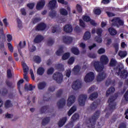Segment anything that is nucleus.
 Wrapping results in <instances>:
<instances>
[{"label": "nucleus", "instance_id": "f257e3e1", "mask_svg": "<svg viewBox=\"0 0 128 128\" xmlns=\"http://www.w3.org/2000/svg\"><path fill=\"white\" fill-rule=\"evenodd\" d=\"M100 62L102 64H100L98 61H93L92 62V66L95 68L96 70L100 72L96 77V80L98 82H102L106 78V74L102 71L104 68V64H108V57L105 55H102L100 58Z\"/></svg>", "mask_w": 128, "mask_h": 128}, {"label": "nucleus", "instance_id": "f03ea898", "mask_svg": "<svg viewBox=\"0 0 128 128\" xmlns=\"http://www.w3.org/2000/svg\"><path fill=\"white\" fill-rule=\"evenodd\" d=\"M114 70L116 72V74L122 78H126L128 77V71L124 69V66L122 64L115 68Z\"/></svg>", "mask_w": 128, "mask_h": 128}, {"label": "nucleus", "instance_id": "7ed1b4c3", "mask_svg": "<svg viewBox=\"0 0 128 128\" xmlns=\"http://www.w3.org/2000/svg\"><path fill=\"white\" fill-rule=\"evenodd\" d=\"M111 24L113 26H116L118 28L120 26H124V20H120V18H114L111 20Z\"/></svg>", "mask_w": 128, "mask_h": 128}, {"label": "nucleus", "instance_id": "20e7f679", "mask_svg": "<svg viewBox=\"0 0 128 128\" xmlns=\"http://www.w3.org/2000/svg\"><path fill=\"white\" fill-rule=\"evenodd\" d=\"M100 114V112L97 111L94 114V116H92V118L89 120L90 124L88 125V128H94L96 124V120L98 118Z\"/></svg>", "mask_w": 128, "mask_h": 128}, {"label": "nucleus", "instance_id": "39448f33", "mask_svg": "<svg viewBox=\"0 0 128 128\" xmlns=\"http://www.w3.org/2000/svg\"><path fill=\"white\" fill-rule=\"evenodd\" d=\"M62 78H64V76L60 72H56L53 75V79L58 84H60L62 82Z\"/></svg>", "mask_w": 128, "mask_h": 128}, {"label": "nucleus", "instance_id": "423d86ee", "mask_svg": "<svg viewBox=\"0 0 128 128\" xmlns=\"http://www.w3.org/2000/svg\"><path fill=\"white\" fill-rule=\"evenodd\" d=\"M94 80V74L92 72H89L84 76V80L86 82H90Z\"/></svg>", "mask_w": 128, "mask_h": 128}, {"label": "nucleus", "instance_id": "0eeeda50", "mask_svg": "<svg viewBox=\"0 0 128 128\" xmlns=\"http://www.w3.org/2000/svg\"><path fill=\"white\" fill-rule=\"evenodd\" d=\"M88 98V96L86 94H82L80 96L78 102L80 106H84V102H86V100Z\"/></svg>", "mask_w": 128, "mask_h": 128}, {"label": "nucleus", "instance_id": "6e6552de", "mask_svg": "<svg viewBox=\"0 0 128 128\" xmlns=\"http://www.w3.org/2000/svg\"><path fill=\"white\" fill-rule=\"evenodd\" d=\"M76 102V96L74 95H69L67 100L68 106H72L73 104Z\"/></svg>", "mask_w": 128, "mask_h": 128}, {"label": "nucleus", "instance_id": "1a4fd4ad", "mask_svg": "<svg viewBox=\"0 0 128 128\" xmlns=\"http://www.w3.org/2000/svg\"><path fill=\"white\" fill-rule=\"evenodd\" d=\"M82 88V82L80 80H76L74 82L72 85V88L74 90H80Z\"/></svg>", "mask_w": 128, "mask_h": 128}, {"label": "nucleus", "instance_id": "9d476101", "mask_svg": "<svg viewBox=\"0 0 128 128\" xmlns=\"http://www.w3.org/2000/svg\"><path fill=\"white\" fill-rule=\"evenodd\" d=\"M44 4H46V0H40L37 4L36 5V10H38L43 8L44 6Z\"/></svg>", "mask_w": 128, "mask_h": 128}, {"label": "nucleus", "instance_id": "9b49d317", "mask_svg": "<svg viewBox=\"0 0 128 128\" xmlns=\"http://www.w3.org/2000/svg\"><path fill=\"white\" fill-rule=\"evenodd\" d=\"M24 46H26V42L25 41H24L23 42H20L18 46V52L20 56H22V58H24V55L22 54V51H20V49L23 48H24Z\"/></svg>", "mask_w": 128, "mask_h": 128}, {"label": "nucleus", "instance_id": "f8f14e48", "mask_svg": "<svg viewBox=\"0 0 128 128\" xmlns=\"http://www.w3.org/2000/svg\"><path fill=\"white\" fill-rule=\"evenodd\" d=\"M62 40L64 44H70L72 42V38L70 36H64L62 37Z\"/></svg>", "mask_w": 128, "mask_h": 128}, {"label": "nucleus", "instance_id": "ddd939ff", "mask_svg": "<svg viewBox=\"0 0 128 128\" xmlns=\"http://www.w3.org/2000/svg\"><path fill=\"white\" fill-rule=\"evenodd\" d=\"M114 98H110L108 100V103L109 104V106L110 110H114L116 108V103H114Z\"/></svg>", "mask_w": 128, "mask_h": 128}, {"label": "nucleus", "instance_id": "4468645a", "mask_svg": "<svg viewBox=\"0 0 128 128\" xmlns=\"http://www.w3.org/2000/svg\"><path fill=\"white\" fill-rule=\"evenodd\" d=\"M57 106L58 108H62L66 106V99L62 98L58 102Z\"/></svg>", "mask_w": 128, "mask_h": 128}, {"label": "nucleus", "instance_id": "2eb2a0df", "mask_svg": "<svg viewBox=\"0 0 128 128\" xmlns=\"http://www.w3.org/2000/svg\"><path fill=\"white\" fill-rule=\"evenodd\" d=\"M84 20L85 22H90V23L92 26H96V23L94 22V20H91L90 18V16H84L82 18Z\"/></svg>", "mask_w": 128, "mask_h": 128}, {"label": "nucleus", "instance_id": "dca6fc26", "mask_svg": "<svg viewBox=\"0 0 128 128\" xmlns=\"http://www.w3.org/2000/svg\"><path fill=\"white\" fill-rule=\"evenodd\" d=\"M67 120L68 119L66 118V117H64L60 119L58 122V126H60V128L64 126V124H66V122Z\"/></svg>", "mask_w": 128, "mask_h": 128}, {"label": "nucleus", "instance_id": "f3484780", "mask_svg": "<svg viewBox=\"0 0 128 128\" xmlns=\"http://www.w3.org/2000/svg\"><path fill=\"white\" fill-rule=\"evenodd\" d=\"M64 30L66 32H72V26L71 25L67 24L64 26Z\"/></svg>", "mask_w": 128, "mask_h": 128}, {"label": "nucleus", "instance_id": "a211bd4d", "mask_svg": "<svg viewBox=\"0 0 128 128\" xmlns=\"http://www.w3.org/2000/svg\"><path fill=\"white\" fill-rule=\"evenodd\" d=\"M72 72L74 74H80V65L74 66L72 70Z\"/></svg>", "mask_w": 128, "mask_h": 128}, {"label": "nucleus", "instance_id": "6ab92c4d", "mask_svg": "<svg viewBox=\"0 0 128 128\" xmlns=\"http://www.w3.org/2000/svg\"><path fill=\"white\" fill-rule=\"evenodd\" d=\"M46 86V84L45 82H40L38 84V88L40 90H44Z\"/></svg>", "mask_w": 128, "mask_h": 128}, {"label": "nucleus", "instance_id": "aec40b11", "mask_svg": "<svg viewBox=\"0 0 128 128\" xmlns=\"http://www.w3.org/2000/svg\"><path fill=\"white\" fill-rule=\"evenodd\" d=\"M36 86H32V85L30 84H25V90H27L28 92V91H30V90H34V88H35Z\"/></svg>", "mask_w": 128, "mask_h": 128}, {"label": "nucleus", "instance_id": "412c9836", "mask_svg": "<svg viewBox=\"0 0 128 128\" xmlns=\"http://www.w3.org/2000/svg\"><path fill=\"white\" fill-rule=\"evenodd\" d=\"M46 24H44V23H41L39 24H38V26L36 27V30H44V28H46Z\"/></svg>", "mask_w": 128, "mask_h": 128}, {"label": "nucleus", "instance_id": "4be33fe9", "mask_svg": "<svg viewBox=\"0 0 128 128\" xmlns=\"http://www.w3.org/2000/svg\"><path fill=\"white\" fill-rule=\"evenodd\" d=\"M49 4L51 8H58V5H56V0H52L50 2Z\"/></svg>", "mask_w": 128, "mask_h": 128}, {"label": "nucleus", "instance_id": "5701e85b", "mask_svg": "<svg viewBox=\"0 0 128 128\" xmlns=\"http://www.w3.org/2000/svg\"><path fill=\"white\" fill-rule=\"evenodd\" d=\"M76 106H74L68 112V116H72V114L74 112H76Z\"/></svg>", "mask_w": 128, "mask_h": 128}, {"label": "nucleus", "instance_id": "b1692460", "mask_svg": "<svg viewBox=\"0 0 128 128\" xmlns=\"http://www.w3.org/2000/svg\"><path fill=\"white\" fill-rule=\"evenodd\" d=\"M44 36L41 35H38L34 40V42H40L42 40H44Z\"/></svg>", "mask_w": 128, "mask_h": 128}, {"label": "nucleus", "instance_id": "393cba45", "mask_svg": "<svg viewBox=\"0 0 128 128\" xmlns=\"http://www.w3.org/2000/svg\"><path fill=\"white\" fill-rule=\"evenodd\" d=\"M22 66L24 70V74H28V67L24 62H22Z\"/></svg>", "mask_w": 128, "mask_h": 128}, {"label": "nucleus", "instance_id": "a878e982", "mask_svg": "<svg viewBox=\"0 0 128 128\" xmlns=\"http://www.w3.org/2000/svg\"><path fill=\"white\" fill-rule=\"evenodd\" d=\"M84 40H88L90 38V32H86L83 36Z\"/></svg>", "mask_w": 128, "mask_h": 128}, {"label": "nucleus", "instance_id": "bb28decb", "mask_svg": "<svg viewBox=\"0 0 128 128\" xmlns=\"http://www.w3.org/2000/svg\"><path fill=\"white\" fill-rule=\"evenodd\" d=\"M108 30L111 36H116L118 34L116 30L112 28H109Z\"/></svg>", "mask_w": 128, "mask_h": 128}, {"label": "nucleus", "instance_id": "cd10ccee", "mask_svg": "<svg viewBox=\"0 0 128 128\" xmlns=\"http://www.w3.org/2000/svg\"><path fill=\"white\" fill-rule=\"evenodd\" d=\"M114 90H115L114 88H113V87L110 88L106 92V96H108L110 94H114Z\"/></svg>", "mask_w": 128, "mask_h": 128}, {"label": "nucleus", "instance_id": "c85d7f7f", "mask_svg": "<svg viewBox=\"0 0 128 128\" xmlns=\"http://www.w3.org/2000/svg\"><path fill=\"white\" fill-rule=\"evenodd\" d=\"M44 72V68L40 67L37 70V74L39 76H42Z\"/></svg>", "mask_w": 128, "mask_h": 128}, {"label": "nucleus", "instance_id": "c756f323", "mask_svg": "<svg viewBox=\"0 0 128 128\" xmlns=\"http://www.w3.org/2000/svg\"><path fill=\"white\" fill-rule=\"evenodd\" d=\"M80 118V116L78 114H74L71 118V121L74 122L76 120H78Z\"/></svg>", "mask_w": 128, "mask_h": 128}, {"label": "nucleus", "instance_id": "7c9ffc66", "mask_svg": "<svg viewBox=\"0 0 128 128\" xmlns=\"http://www.w3.org/2000/svg\"><path fill=\"white\" fill-rule=\"evenodd\" d=\"M50 117H46L44 118L42 122V124H43V126H46V124H48L50 122Z\"/></svg>", "mask_w": 128, "mask_h": 128}, {"label": "nucleus", "instance_id": "2f4dec72", "mask_svg": "<svg viewBox=\"0 0 128 128\" xmlns=\"http://www.w3.org/2000/svg\"><path fill=\"white\" fill-rule=\"evenodd\" d=\"M118 54L121 58H124L126 56V54H128V52L126 51H119Z\"/></svg>", "mask_w": 128, "mask_h": 128}, {"label": "nucleus", "instance_id": "473e14b6", "mask_svg": "<svg viewBox=\"0 0 128 128\" xmlns=\"http://www.w3.org/2000/svg\"><path fill=\"white\" fill-rule=\"evenodd\" d=\"M71 50L72 54H76V56L80 54V50H78V48H72Z\"/></svg>", "mask_w": 128, "mask_h": 128}, {"label": "nucleus", "instance_id": "72a5a7b5", "mask_svg": "<svg viewBox=\"0 0 128 128\" xmlns=\"http://www.w3.org/2000/svg\"><path fill=\"white\" fill-rule=\"evenodd\" d=\"M96 98H98V93L94 92L90 96L89 100H94Z\"/></svg>", "mask_w": 128, "mask_h": 128}, {"label": "nucleus", "instance_id": "f704fd0d", "mask_svg": "<svg viewBox=\"0 0 128 128\" xmlns=\"http://www.w3.org/2000/svg\"><path fill=\"white\" fill-rule=\"evenodd\" d=\"M34 62H36V64H40V62H42V60L40 59V57L39 56H34Z\"/></svg>", "mask_w": 128, "mask_h": 128}, {"label": "nucleus", "instance_id": "c9c22d12", "mask_svg": "<svg viewBox=\"0 0 128 128\" xmlns=\"http://www.w3.org/2000/svg\"><path fill=\"white\" fill-rule=\"evenodd\" d=\"M12 106V102H10V100H7L6 102V103H5V107L6 108H10V106Z\"/></svg>", "mask_w": 128, "mask_h": 128}, {"label": "nucleus", "instance_id": "e433bc0d", "mask_svg": "<svg viewBox=\"0 0 128 128\" xmlns=\"http://www.w3.org/2000/svg\"><path fill=\"white\" fill-rule=\"evenodd\" d=\"M64 52V46H62L60 49L56 51V54L57 56H60Z\"/></svg>", "mask_w": 128, "mask_h": 128}, {"label": "nucleus", "instance_id": "4c0bfd02", "mask_svg": "<svg viewBox=\"0 0 128 128\" xmlns=\"http://www.w3.org/2000/svg\"><path fill=\"white\" fill-rule=\"evenodd\" d=\"M54 42V40L52 38H49L47 42L48 46H52Z\"/></svg>", "mask_w": 128, "mask_h": 128}, {"label": "nucleus", "instance_id": "58836bf2", "mask_svg": "<svg viewBox=\"0 0 128 128\" xmlns=\"http://www.w3.org/2000/svg\"><path fill=\"white\" fill-rule=\"evenodd\" d=\"M110 66H114L116 64V59L112 58L110 60Z\"/></svg>", "mask_w": 128, "mask_h": 128}, {"label": "nucleus", "instance_id": "ea45409f", "mask_svg": "<svg viewBox=\"0 0 128 128\" xmlns=\"http://www.w3.org/2000/svg\"><path fill=\"white\" fill-rule=\"evenodd\" d=\"M7 77L8 78H12V70L10 69L7 70Z\"/></svg>", "mask_w": 128, "mask_h": 128}, {"label": "nucleus", "instance_id": "a19ab883", "mask_svg": "<svg viewBox=\"0 0 128 128\" xmlns=\"http://www.w3.org/2000/svg\"><path fill=\"white\" fill-rule=\"evenodd\" d=\"M60 13L62 16H66V14H68V11H66V9L61 8L60 10Z\"/></svg>", "mask_w": 128, "mask_h": 128}, {"label": "nucleus", "instance_id": "79ce46f5", "mask_svg": "<svg viewBox=\"0 0 128 128\" xmlns=\"http://www.w3.org/2000/svg\"><path fill=\"white\" fill-rule=\"evenodd\" d=\"M95 40L98 44H100V42H102V39L100 36H96L95 38Z\"/></svg>", "mask_w": 128, "mask_h": 128}, {"label": "nucleus", "instance_id": "37998d69", "mask_svg": "<svg viewBox=\"0 0 128 128\" xmlns=\"http://www.w3.org/2000/svg\"><path fill=\"white\" fill-rule=\"evenodd\" d=\"M74 62V57H71L68 61V64H72Z\"/></svg>", "mask_w": 128, "mask_h": 128}, {"label": "nucleus", "instance_id": "c03bdc74", "mask_svg": "<svg viewBox=\"0 0 128 128\" xmlns=\"http://www.w3.org/2000/svg\"><path fill=\"white\" fill-rule=\"evenodd\" d=\"M57 68L60 70L64 71V64H58L56 66Z\"/></svg>", "mask_w": 128, "mask_h": 128}, {"label": "nucleus", "instance_id": "a18cd8bd", "mask_svg": "<svg viewBox=\"0 0 128 128\" xmlns=\"http://www.w3.org/2000/svg\"><path fill=\"white\" fill-rule=\"evenodd\" d=\"M60 32V29L56 28H54V27H53L52 28V34H55V32H56V34H58V32Z\"/></svg>", "mask_w": 128, "mask_h": 128}, {"label": "nucleus", "instance_id": "49530a36", "mask_svg": "<svg viewBox=\"0 0 128 128\" xmlns=\"http://www.w3.org/2000/svg\"><path fill=\"white\" fill-rule=\"evenodd\" d=\"M68 58H70V53H66L62 56V58L65 60H68Z\"/></svg>", "mask_w": 128, "mask_h": 128}, {"label": "nucleus", "instance_id": "de8ad7c7", "mask_svg": "<svg viewBox=\"0 0 128 128\" xmlns=\"http://www.w3.org/2000/svg\"><path fill=\"white\" fill-rule=\"evenodd\" d=\"M70 74H72V72L70 69L66 70V71L65 72V74L66 76H68V78H70Z\"/></svg>", "mask_w": 128, "mask_h": 128}, {"label": "nucleus", "instance_id": "09e8293b", "mask_svg": "<svg viewBox=\"0 0 128 128\" xmlns=\"http://www.w3.org/2000/svg\"><path fill=\"white\" fill-rule=\"evenodd\" d=\"M96 106H98V104L96 102H94L91 104L90 108L92 110H96Z\"/></svg>", "mask_w": 128, "mask_h": 128}, {"label": "nucleus", "instance_id": "8fccbe9b", "mask_svg": "<svg viewBox=\"0 0 128 128\" xmlns=\"http://www.w3.org/2000/svg\"><path fill=\"white\" fill-rule=\"evenodd\" d=\"M56 16V12L55 11H52L50 13V16L53 18H55Z\"/></svg>", "mask_w": 128, "mask_h": 128}, {"label": "nucleus", "instance_id": "3c124183", "mask_svg": "<svg viewBox=\"0 0 128 128\" xmlns=\"http://www.w3.org/2000/svg\"><path fill=\"white\" fill-rule=\"evenodd\" d=\"M5 118H14V114L7 113L5 114Z\"/></svg>", "mask_w": 128, "mask_h": 128}, {"label": "nucleus", "instance_id": "603ef678", "mask_svg": "<svg viewBox=\"0 0 128 128\" xmlns=\"http://www.w3.org/2000/svg\"><path fill=\"white\" fill-rule=\"evenodd\" d=\"M76 8L78 12H82V9L80 5L77 4L76 6Z\"/></svg>", "mask_w": 128, "mask_h": 128}, {"label": "nucleus", "instance_id": "864d4df0", "mask_svg": "<svg viewBox=\"0 0 128 128\" xmlns=\"http://www.w3.org/2000/svg\"><path fill=\"white\" fill-rule=\"evenodd\" d=\"M98 52L99 54H104L106 52V50L104 48H100L98 50Z\"/></svg>", "mask_w": 128, "mask_h": 128}, {"label": "nucleus", "instance_id": "5fc2aeb1", "mask_svg": "<svg viewBox=\"0 0 128 128\" xmlns=\"http://www.w3.org/2000/svg\"><path fill=\"white\" fill-rule=\"evenodd\" d=\"M8 46L10 52H14V47L12 46V45L10 43H8Z\"/></svg>", "mask_w": 128, "mask_h": 128}, {"label": "nucleus", "instance_id": "6e6d98bb", "mask_svg": "<svg viewBox=\"0 0 128 128\" xmlns=\"http://www.w3.org/2000/svg\"><path fill=\"white\" fill-rule=\"evenodd\" d=\"M124 100L126 102H128V90L126 92L124 96Z\"/></svg>", "mask_w": 128, "mask_h": 128}, {"label": "nucleus", "instance_id": "4d7b16f0", "mask_svg": "<svg viewBox=\"0 0 128 128\" xmlns=\"http://www.w3.org/2000/svg\"><path fill=\"white\" fill-rule=\"evenodd\" d=\"M54 73V68H50L48 70V74H52Z\"/></svg>", "mask_w": 128, "mask_h": 128}, {"label": "nucleus", "instance_id": "13d9d810", "mask_svg": "<svg viewBox=\"0 0 128 128\" xmlns=\"http://www.w3.org/2000/svg\"><path fill=\"white\" fill-rule=\"evenodd\" d=\"M96 32L98 36H100V34H102V28H98L97 29Z\"/></svg>", "mask_w": 128, "mask_h": 128}, {"label": "nucleus", "instance_id": "bf43d9fd", "mask_svg": "<svg viewBox=\"0 0 128 128\" xmlns=\"http://www.w3.org/2000/svg\"><path fill=\"white\" fill-rule=\"evenodd\" d=\"M95 14H100V10L99 8H96L94 10Z\"/></svg>", "mask_w": 128, "mask_h": 128}, {"label": "nucleus", "instance_id": "052dcab7", "mask_svg": "<svg viewBox=\"0 0 128 128\" xmlns=\"http://www.w3.org/2000/svg\"><path fill=\"white\" fill-rule=\"evenodd\" d=\"M80 24L82 28H86V24H84V22L82 20H80Z\"/></svg>", "mask_w": 128, "mask_h": 128}, {"label": "nucleus", "instance_id": "680f3d73", "mask_svg": "<svg viewBox=\"0 0 128 128\" xmlns=\"http://www.w3.org/2000/svg\"><path fill=\"white\" fill-rule=\"evenodd\" d=\"M88 56L90 58H96V55L94 54H90L88 55Z\"/></svg>", "mask_w": 128, "mask_h": 128}, {"label": "nucleus", "instance_id": "e2e57ef3", "mask_svg": "<svg viewBox=\"0 0 128 128\" xmlns=\"http://www.w3.org/2000/svg\"><path fill=\"white\" fill-rule=\"evenodd\" d=\"M48 110V107L46 106H44L42 107V108H41L40 112L42 113L44 112H46V110Z\"/></svg>", "mask_w": 128, "mask_h": 128}, {"label": "nucleus", "instance_id": "0e129e2a", "mask_svg": "<svg viewBox=\"0 0 128 128\" xmlns=\"http://www.w3.org/2000/svg\"><path fill=\"white\" fill-rule=\"evenodd\" d=\"M7 38L8 41L10 42H12V35L8 34Z\"/></svg>", "mask_w": 128, "mask_h": 128}, {"label": "nucleus", "instance_id": "69168bd1", "mask_svg": "<svg viewBox=\"0 0 128 128\" xmlns=\"http://www.w3.org/2000/svg\"><path fill=\"white\" fill-rule=\"evenodd\" d=\"M24 78L26 82H28V73L24 74Z\"/></svg>", "mask_w": 128, "mask_h": 128}, {"label": "nucleus", "instance_id": "338daca9", "mask_svg": "<svg viewBox=\"0 0 128 128\" xmlns=\"http://www.w3.org/2000/svg\"><path fill=\"white\" fill-rule=\"evenodd\" d=\"M58 2H60V4H68V2H64V0H58Z\"/></svg>", "mask_w": 128, "mask_h": 128}, {"label": "nucleus", "instance_id": "774afa93", "mask_svg": "<svg viewBox=\"0 0 128 128\" xmlns=\"http://www.w3.org/2000/svg\"><path fill=\"white\" fill-rule=\"evenodd\" d=\"M107 15L108 16H114V13H112L111 12H106Z\"/></svg>", "mask_w": 128, "mask_h": 128}]
</instances>
